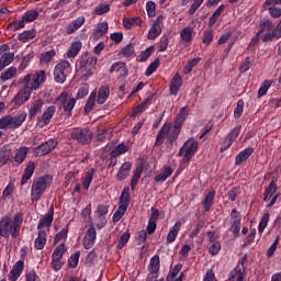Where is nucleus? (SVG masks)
Listing matches in <instances>:
<instances>
[{
    "instance_id": "obj_8",
    "label": "nucleus",
    "mask_w": 281,
    "mask_h": 281,
    "mask_svg": "<svg viewBox=\"0 0 281 281\" xmlns=\"http://www.w3.org/2000/svg\"><path fill=\"white\" fill-rule=\"evenodd\" d=\"M196 150H199V142L188 139L179 149L178 157H182V164H190L192 157L196 155Z\"/></svg>"
},
{
    "instance_id": "obj_64",
    "label": "nucleus",
    "mask_w": 281,
    "mask_h": 281,
    "mask_svg": "<svg viewBox=\"0 0 281 281\" xmlns=\"http://www.w3.org/2000/svg\"><path fill=\"white\" fill-rule=\"evenodd\" d=\"M126 210L127 209H122V206L119 205V209L115 211V213L112 216L113 223H120L124 214H126Z\"/></svg>"
},
{
    "instance_id": "obj_58",
    "label": "nucleus",
    "mask_w": 281,
    "mask_h": 281,
    "mask_svg": "<svg viewBox=\"0 0 281 281\" xmlns=\"http://www.w3.org/2000/svg\"><path fill=\"white\" fill-rule=\"evenodd\" d=\"M210 256H218L221 251V241H215L207 245Z\"/></svg>"
},
{
    "instance_id": "obj_36",
    "label": "nucleus",
    "mask_w": 281,
    "mask_h": 281,
    "mask_svg": "<svg viewBox=\"0 0 281 281\" xmlns=\"http://www.w3.org/2000/svg\"><path fill=\"white\" fill-rule=\"evenodd\" d=\"M54 115H56V108L54 105H49L42 114V122L44 123V126H48Z\"/></svg>"
},
{
    "instance_id": "obj_23",
    "label": "nucleus",
    "mask_w": 281,
    "mask_h": 281,
    "mask_svg": "<svg viewBox=\"0 0 281 281\" xmlns=\"http://www.w3.org/2000/svg\"><path fill=\"white\" fill-rule=\"evenodd\" d=\"M246 267H240V265H237L233 271L228 274L229 281H244L245 280V271Z\"/></svg>"
},
{
    "instance_id": "obj_46",
    "label": "nucleus",
    "mask_w": 281,
    "mask_h": 281,
    "mask_svg": "<svg viewBox=\"0 0 281 281\" xmlns=\"http://www.w3.org/2000/svg\"><path fill=\"white\" fill-rule=\"evenodd\" d=\"M22 18L25 23H32L38 19V10H29L23 13Z\"/></svg>"
},
{
    "instance_id": "obj_10",
    "label": "nucleus",
    "mask_w": 281,
    "mask_h": 281,
    "mask_svg": "<svg viewBox=\"0 0 281 281\" xmlns=\"http://www.w3.org/2000/svg\"><path fill=\"white\" fill-rule=\"evenodd\" d=\"M160 267L161 261L159 260V255H155L149 260V265L147 267L148 274L145 281H157V279L159 278Z\"/></svg>"
},
{
    "instance_id": "obj_56",
    "label": "nucleus",
    "mask_w": 281,
    "mask_h": 281,
    "mask_svg": "<svg viewBox=\"0 0 281 281\" xmlns=\"http://www.w3.org/2000/svg\"><path fill=\"white\" fill-rule=\"evenodd\" d=\"M34 59V53H29L26 56H24L22 58V61L19 66V70L23 71L26 69V67L30 65V63H32V60Z\"/></svg>"
},
{
    "instance_id": "obj_53",
    "label": "nucleus",
    "mask_w": 281,
    "mask_h": 281,
    "mask_svg": "<svg viewBox=\"0 0 281 281\" xmlns=\"http://www.w3.org/2000/svg\"><path fill=\"white\" fill-rule=\"evenodd\" d=\"M271 85H273L272 80H265L259 90H258V98H262L263 95H267V91L271 88Z\"/></svg>"
},
{
    "instance_id": "obj_14",
    "label": "nucleus",
    "mask_w": 281,
    "mask_h": 281,
    "mask_svg": "<svg viewBox=\"0 0 281 281\" xmlns=\"http://www.w3.org/2000/svg\"><path fill=\"white\" fill-rule=\"evenodd\" d=\"M97 238H98V233L95 232V226L90 225V227L86 232V235L82 241L85 249H93Z\"/></svg>"
},
{
    "instance_id": "obj_42",
    "label": "nucleus",
    "mask_w": 281,
    "mask_h": 281,
    "mask_svg": "<svg viewBox=\"0 0 281 281\" xmlns=\"http://www.w3.org/2000/svg\"><path fill=\"white\" fill-rule=\"evenodd\" d=\"M14 76H16V67L11 66L10 68L1 72L0 80L2 82H8V80H12Z\"/></svg>"
},
{
    "instance_id": "obj_55",
    "label": "nucleus",
    "mask_w": 281,
    "mask_h": 281,
    "mask_svg": "<svg viewBox=\"0 0 281 281\" xmlns=\"http://www.w3.org/2000/svg\"><path fill=\"white\" fill-rule=\"evenodd\" d=\"M254 57H246L239 66L240 74H246V71H249V68L251 67V65H254Z\"/></svg>"
},
{
    "instance_id": "obj_57",
    "label": "nucleus",
    "mask_w": 281,
    "mask_h": 281,
    "mask_svg": "<svg viewBox=\"0 0 281 281\" xmlns=\"http://www.w3.org/2000/svg\"><path fill=\"white\" fill-rule=\"evenodd\" d=\"M128 240H131V233H123L117 241V249H124V247H126V245L128 244Z\"/></svg>"
},
{
    "instance_id": "obj_60",
    "label": "nucleus",
    "mask_w": 281,
    "mask_h": 281,
    "mask_svg": "<svg viewBox=\"0 0 281 281\" xmlns=\"http://www.w3.org/2000/svg\"><path fill=\"white\" fill-rule=\"evenodd\" d=\"M240 128H241L240 125L234 127V128L226 135V138L229 139V140L234 144V142H236V139H238V135H240Z\"/></svg>"
},
{
    "instance_id": "obj_18",
    "label": "nucleus",
    "mask_w": 281,
    "mask_h": 281,
    "mask_svg": "<svg viewBox=\"0 0 281 281\" xmlns=\"http://www.w3.org/2000/svg\"><path fill=\"white\" fill-rule=\"evenodd\" d=\"M25 267V262L23 260H18L11 271H10V274H9V280L10 281H16L21 278V274L23 273V269Z\"/></svg>"
},
{
    "instance_id": "obj_44",
    "label": "nucleus",
    "mask_w": 281,
    "mask_h": 281,
    "mask_svg": "<svg viewBox=\"0 0 281 281\" xmlns=\"http://www.w3.org/2000/svg\"><path fill=\"white\" fill-rule=\"evenodd\" d=\"M223 10H225V4H221L212 14L209 20V27H214L221 14H223Z\"/></svg>"
},
{
    "instance_id": "obj_9",
    "label": "nucleus",
    "mask_w": 281,
    "mask_h": 281,
    "mask_svg": "<svg viewBox=\"0 0 281 281\" xmlns=\"http://www.w3.org/2000/svg\"><path fill=\"white\" fill-rule=\"evenodd\" d=\"M71 71V64L69 61L64 60L57 64L54 68V80L58 85H65L67 81V74Z\"/></svg>"
},
{
    "instance_id": "obj_13",
    "label": "nucleus",
    "mask_w": 281,
    "mask_h": 281,
    "mask_svg": "<svg viewBox=\"0 0 281 281\" xmlns=\"http://www.w3.org/2000/svg\"><path fill=\"white\" fill-rule=\"evenodd\" d=\"M243 217L238 210L233 209L231 212V220H229V228L228 232H232L236 238L240 236V225H241Z\"/></svg>"
},
{
    "instance_id": "obj_38",
    "label": "nucleus",
    "mask_w": 281,
    "mask_h": 281,
    "mask_svg": "<svg viewBox=\"0 0 281 281\" xmlns=\"http://www.w3.org/2000/svg\"><path fill=\"white\" fill-rule=\"evenodd\" d=\"M191 1H193V2L191 4V7L189 8V15L190 16L194 15L196 10H199V8H201V5H203V2L205 0H182L181 5H188V3H190Z\"/></svg>"
},
{
    "instance_id": "obj_54",
    "label": "nucleus",
    "mask_w": 281,
    "mask_h": 281,
    "mask_svg": "<svg viewBox=\"0 0 281 281\" xmlns=\"http://www.w3.org/2000/svg\"><path fill=\"white\" fill-rule=\"evenodd\" d=\"M64 255H65V244L58 245L52 255V260H63Z\"/></svg>"
},
{
    "instance_id": "obj_5",
    "label": "nucleus",
    "mask_w": 281,
    "mask_h": 281,
    "mask_svg": "<svg viewBox=\"0 0 281 281\" xmlns=\"http://www.w3.org/2000/svg\"><path fill=\"white\" fill-rule=\"evenodd\" d=\"M180 133L181 125L173 123V128L170 131V123H165L156 136L155 146H161L166 137L170 144H173L179 138Z\"/></svg>"
},
{
    "instance_id": "obj_4",
    "label": "nucleus",
    "mask_w": 281,
    "mask_h": 281,
    "mask_svg": "<svg viewBox=\"0 0 281 281\" xmlns=\"http://www.w3.org/2000/svg\"><path fill=\"white\" fill-rule=\"evenodd\" d=\"M95 65H98V57L89 55V52L81 55L78 64L76 65V71L80 74L81 80L87 82V80L93 76Z\"/></svg>"
},
{
    "instance_id": "obj_29",
    "label": "nucleus",
    "mask_w": 281,
    "mask_h": 281,
    "mask_svg": "<svg viewBox=\"0 0 281 281\" xmlns=\"http://www.w3.org/2000/svg\"><path fill=\"white\" fill-rule=\"evenodd\" d=\"M188 115H190V106L186 105L180 109L179 113L176 116L175 124L178 126H183V123L188 120Z\"/></svg>"
},
{
    "instance_id": "obj_39",
    "label": "nucleus",
    "mask_w": 281,
    "mask_h": 281,
    "mask_svg": "<svg viewBox=\"0 0 281 281\" xmlns=\"http://www.w3.org/2000/svg\"><path fill=\"white\" fill-rule=\"evenodd\" d=\"M14 60V53H4L0 57V71H3L4 67H9V65H12V61Z\"/></svg>"
},
{
    "instance_id": "obj_34",
    "label": "nucleus",
    "mask_w": 281,
    "mask_h": 281,
    "mask_svg": "<svg viewBox=\"0 0 281 281\" xmlns=\"http://www.w3.org/2000/svg\"><path fill=\"white\" fill-rule=\"evenodd\" d=\"M30 153V147H20L14 156V161L18 166H21L25 159H27V154Z\"/></svg>"
},
{
    "instance_id": "obj_45",
    "label": "nucleus",
    "mask_w": 281,
    "mask_h": 281,
    "mask_svg": "<svg viewBox=\"0 0 281 281\" xmlns=\"http://www.w3.org/2000/svg\"><path fill=\"white\" fill-rule=\"evenodd\" d=\"M202 43L203 45H206V47H210L212 44V41H214V31L212 29H207L202 33Z\"/></svg>"
},
{
    "instance_id": "obj_61",
    "label": "nucleus",
    "mask_w": 281,
    "mask_h": 281,
    "mask_svg": "<svg viewBox=\"0 0 281 281\" xmlns=\"http://www.w3.org/2000/svg\"><path fill=\"white\" fill-rule=\"evenodd\" d=\"M269 218H270V214L266 213L260 222H259V226H258V232L259 234H262L265 232V229L267 228V225H269Z\"/></svg>"
},
{
    "instance_id": "obj_49",
    "label": "nucleus",
    "mask_w": 281,
    "mask_h": 281,
    "mask_svg": "<svg viewBox=\"0 0 281 281\" xmlns=\"http://www.w3.org/2000/svg\"><path fill=\"white\" fill-rule=\"evenodd\" d=\"M142 172H143V169L139 167H137L134 170V173L131 180V190H135V188H137V183H139V179L142 178Z\"/></svg>"
},
{
    "instance_id": "obj_32",
    "label": "nucleus",
    "mask_w": 281,
    "mask_h": 281,
    "mask_svg": "<svg viewBox=\"0 0 281 281\" xmlns=\"http://www.w3.org/2000/svg\"><path fill=\"white\" fill-rule=\"evenodd\" d=\"M47 233L45 231H38L37 237L35 238L34 247L37 250L45 249L47 245Z\"/></svg>"
},
{
    "instance_id": "obj_15",
    "label": "nucleus",
    "mask_w": 281,
    "mask_h": 281,
    "mask_svg": "<svg viewBox=\"0 0 281 281\" xmlns=\"http://www.w3.org/2000/svg\"><path fill=\"white\" fill-rule=\"evenodd\" d=\"M85 23H87V18H85V15H80L77 19L71 20L66 26V34L68 36H71V34H76V32H78V30H80V27H82Z\"/></svg>"
},
{
    "instance_id": "obj_27",
    "label": "nucleus",
    "mask_w": 281,
    "mask_h": 281,
    "mask_svg": "<svg viewBox=\"0 0 281 281\" xmlns=\"http://www.w3.org/2000/svg\"><path fill=\"white\" fill-rule=\"evenodd\" d=\"M108 32H109V23L100 22L98 23L97 29L93 32L92 38L94 41H100V38H102V36H104V34H106Z\"/></svg>"
},
{
    "instance_id": "obj_12",
    "label": "nucleus",
    "mask_w": 281,
    "mask_h": 281,
    "mask_svg": "<svg viewBox=\"0 0 281 281\" xmlns=\"http://www.w3.org/2000/svg\"><path fill=\"white\" fill-rule=\"evenodd\" d=\"M164 19H166V16H164L162 14L156 18L148 31V41H155L156 38H159V36H161V32H164Z\"/></svg>"
},
{
    "instance_id": "obj_16",
    "label": "nucleus",
    "mask_w": 281,
    "mask_h": 281,
    "mask_svg": "<svg viewBox=\"0 0 281 281\" xmlns=\"http://www.w3.org/2000/svg\"><path fill=\"white\" fill-rule=\"evenodd\" d=\"M59 102H61V106L65 113H71L74 111V106H76V98H67V92H61L58 97Z\"/></svg>"
},
{
    "instance_id": "obj_41",
    "label": "nucleus",
    "mask_w": 281,
    "mask_h": 281,
    "mask_svg": "<svg viewBox=\"0 0 281 281\" xmlns=\"http://www.w3.org/2000/svg\"><path fill=\"white\" fill-rule=\"evenodd\" d=\"M33 38H36V30L34 29L24 31L18 35V41H21V43H29Z\"/></svg>"
},
{
    "instance_id": "obj_33",
    "label": "nucleus",
    "mask_w": 281,
    "mask_h": 281,
    "mask_svg": "<svg viewBox=\"0 0 281 281\" xmlns=\"http://www.w3.org/2000/svg\"><path fill=\"white\" fill-rule=\"evenodd\" d=\"M172 172H175V169H172V167H165L164 172L158 173L154 177V181L156 183H164V181H167L169 177H172Z\"/></svg>"
},
{
    "instance_id": "obj_3",
    "label": "nucleus",
    "mask_w": 281,
    "mask_h": 281,
    "mask_svg": "<svg viewBox=\"0 0 281 281\" xmlns=\"http://www.w3.org/2000/svg\"><path fill=\"white\" fill-rule=\"evenodd\" d=\"M53 183L54 176L52 175H44L34 178L31 186V200L36 203L37 201H41V199H43V194L52 188Z\"/></svg>"
},
{
    "instance_id": "obj_63",
    "label": "nucleus",
    "mask_w": 281,
    "mask_h": 281,
    "mask_svg": "<svg viewBox=\"0 0 281 281\" xmlns=\"http://www.w3.org/2000/svg\"><path fill=\"white\" fill-rule=\"evenodd\" d=\"M111 5L109 4H99L94 8V14L98 16H102V14H106V12H110Z\"/></svg>"
},
{
    "instance_id": "obj_51",
    "label": "nucleus",
    "mask_w": 281,
    "mask_h": 281,
    "mask_svg": "<svg viewBox=\"0 0 281 281\" xmlns=\"http://www.w3.org/2000/svg\"><path fill=\"white\" fill-rule=\"evenodd\" d=\"M125 153H128V147H126L124 143H121L114 147L110 155L113 157H120V155H125Z\"/></svg>"
},
{
    "instance_id": "obj_43",
    "label": "nucleus",
    "mask_w": 281,
    "mask_h": 281,
    "mask_svg": "<svg viewBox=\"0 0 281 281\" xmlns=\"http://www.w3.org/2000/svg\"><path fill=\"white\" fill-rule=\"evenodd\" d=\"M80 49H82V43L74 42L67 52V56L69 58H76V56H78V54H80Z\"/></svg>"
},
{
    "instance_id": "obj_20",
    "label": "nucleus",
    "mask_w": 281,
    "mask_h": 281,
    "mask_svg": "<svg viewBox=\"0 0 281 281\" xmlns=\"http://www.w3.org/2000/svg\"><path fill=\"white\" fill-rule=\"evenodd\" d=\"M114 71H116L117 78H126L128 76L126 64L122 61H116L110 67V74H114Z\"/></svg>"
},
{
    "instance_id": "obj_28",
    "label": "nucleus",
    "mask_w": 281,
    "mask_h": 281,
    "mask_svg": "<svg viewBox=\"0 0 281 281\" xmlns=\"http://www.w3.org/2000/svg\"><path fill=\"white\" fill-rule=\"evenodd\" d=\"M181 229V223L178 221L175 223V225L170 228L168 235H167V243L168 245H172L177 240V237L179 236V232Z\"/></svg>"
},
{
    "instance_id": "obj_62",
    "label": "nucleus",
    "mask_w": 281,
    "mask_h": 281,
    "mask_svg": "<svg viewBox=\"0 0 281 281\" xmlns=\"http://www.w3.org/2000/svg\"><path fill=\"white\" fill-rule=\"evenodd\" d=\"M161 63V60L159 58H156L146 69V76H153V74H155L159 67V64Z\"/></svg>"
},
{
    "instance_id": "obj_7",
    "label": "nucleus",
    "mask_w": 281,
    "mask_h": 281,
    "mask_svg": "<svg viewBox=\"0 0 281 281\" xmlns=\"http://www.w3.org/2000/svg\"><path fill=\"white\" fill-rule=\"evenodd\" d=\"M70 137L77 144H81V146H87L93 140V131H91V128L89 127H75L70 132Z\"/></svg>"
},
{
    "instance_id": "obj_25",
    "label": "nucleus",
    "mask_w": 281,
    "mask_h": 281,
    "mask_svg": "<svg viewBox=\"0 0 281 281\" xmlns=\"http://www.w3.org/2000/svg\"><path fill=\"white\" fill-rule=\"evenodd\" d=\"M182 86H183V79L181 78V75L177 72L170 81L171 95H177Z\"/></svg>"
},
{
    "instance_id": "obj_30",
    "label": "nucleus",
    "mask_w": 281,
    "mask_h": 281,
    "mask_svg": "<svg viewBox=\"0 0 281 281\" xmlns=\"http://www.w3.org/2000/svg\"><path fill=\"white\" fill-rule=\"evenodd\" d=\"M216 196L215 190H210L202 201V205L204 206V212H210L212 210V205H214V199Z\"/></svg>"
},
{
    "instance_id": "obj_2",
    "label": "nucleus",
    "mask_w": 281,
    "mask_h": 281,
    "mask_svg": "<svg viewBox=\"0 0 281 281\" xmlns=\"http://www.w3.org/2000/svg\"><path fill=\"white\" fill-rule=\"evenodd\" d=\"M23 213H15L13 217L3 216L0 218V236L2 238H19L23 225Z\"/></svg>"
},
{
    "instance_id": "obj_22",
    "label": "nucleus",
    "mask_w": 281,
    "mask_h": 281,
    "mask_svg": "<svg viewBox=\"0 0 281 281\" xmlns=\"http://www.w3.org/2000/svg\"><path fill=\"white\" fill-rule=\"evenodd\" d=\"M128 205H131V188L124 187L119 198V206L128 210Z\"/></svg>"
},
{
    "instance_id": "obj_31",
    "label": "nucleus",
    "mask_w": 281,
    "mask_h": 281,
    "mask_svg": "<svg viewBox=\"0 0 281 281\" xmlns=\"http://www.w3.org/2000/svg\"><path fill=\"white\" fill-rule=\"evenodd\" d=\"M109 95H111V90L108 86H101L98 91L97 95V103L98 104H104L106 100H109Z\"/></svg>"
},
{
    "instance_id": "obj_59",
    "label": "nucleus",
    "mask_w": 281,
    "mask_h": 281,
    "mask_svg": "<svg viewBox=\"0 0 281 281\" xmlns=\"http://www.w3.org/2000/svg\"><path fill=\"white\" fill-rule=\"evenodd\" d=\"M120 54H122V56L125 58H131V56L135 54V46L133 44H127L121 49Z\"/></svg>"
},
{
    "instance_id": "obj_11",
    "label": "nucleus",
    "mask_w": 281,
    "mask_h": 281,
    "mask_svg": "<svg viewBox=\"0 0 281 281\" xmlns=\"http://www.w3.org/2000/svg\"><path fill=\"white\" fill-rule=\"evenodd\" d=\"M56 146H58V140L56 138H49L48 140L34 148V156L45 157V155H49V153H52Z\"/></svg>"
},
{
    "instance_id": "obj_37",
    "label": "nucleus",
    "mask_w": 281,
    "mask_h": 281,
    "mask_svg": "<svg viewBox=\"0 0 281 281\" xmlns=\"http://www.w3.org/2000/svg\"><path fill=\"white\" fill-rule=\"evenodd\" d=\"M12 159V149L8 146H3L0 149V166H5Z\"/></svg>"
},
{
    "instance_id": "obj_48",
    "label": "nucleus",
    "mask_w": 281,
    "mask_h": 281,
    "mask_svg": "<svg viewBox=\"0 0 281 281\" xmlns=\"http://www.w3.org/2000/svg\"><path fill=\"white\" fill-rule=\"evenodd\" d=\"M192 32L193 29L190 26L183 27L180 31V38L184 42V43H192Z\"/></svg>"
},
{
    "instance_id": "obj_35",
    "label": "nucleus",
    "mask_w": 281,
    "mask_h": 281,
    "mask_svg": "<svg viewBox=\"0 0 281 281\" xmlns=\"http://www.w3.org/2000/svg\"><path fill=\"white\" fill-rule=\"evenodd\" d=\"M43 109V100L37 99L33 102V104L31 105V109L29 111V117L30 120H34V117L41 113Z\"/></svg>"
},
{
    "instance_id": "obj_19",
    "label": "nucleus",
    "mask_w": 281,
    "mask_h": 281,
    "mask_svg": "<svg viewBox=\"0 0 281 281\" xmlns=\"http://www.w3.org/2000/svg\"><path fill=\"white\" fill-rule=\"evenodd\" d=\"M52 223H54V205H50L48 213L38 221L37 229L42 232L43 227H52Z\"/></svg>"
},
{
    "instance_id": "obj_40",
    "label": "nucleus",
    "mask_w": 281,
    "mask_h": 281,
    "mask_svg": "<svg viewBox=\"0 0 281 281\" xmlns=\"http://www.w3.org/2000/svg\"><path fill=\"white\" fill-rule=\"evenodd\" d=\"M95 98H98V93L95 91H92L85 105L86 115H89V113L93 111V106H95Z\"/></svg>"
},
{
    "instance_id": "obj_26",
    "label": "nucleus",
    "mask_w": 281,
    "mask_h": 281,
    "mask_svg": "<svg viewBox=\"0 0 281 281\" xmlns=\"http://www.w3.org/2000/svg\"><path fill=\"white\" fill-rule=\"evenodd\" d=\"M95 168L89 169L83 177H81V184L83 190H89L91 188V183L93 181V177H95Z\"/></svg>"
},
{
    "instance_id": "obj_52",
    "label": "nucleus",
    "mask_w": 281,
    "mask_h": 281,
    "mask_svg": "<svg viewBox=\"0 0 281 281\" xmlns=\"http://www.w3.org/2000/svg\"><path fill=\"white\" fill-rule=\"evenodd\" d=\"M80 262V250L75 251L68 259V267L70 269H76Z\"/></svg>"
},
{
    "instance_id": "obj_1",
    "label": "nucleus",
    "mask_w": 281,
    "mask_h": 281,
    "mask_svg": "<svg viewBox=\"0 0 281 281\" xmlns=\"http://www.w3.org/2000/svg\"><path fill=\"white\" fill-rule=\"evenodd\" d=\"M47 80V76L45 75V70H40L36 74H29L19 80L18 87L22 88L12 99V103L15 106H23L25 102L30 100L32 97V91H36L41 88V86Z\"/></svg>"
},
{
    "instance_id": "obj_24",
    "label": "nucleus",
    "mask_w": 281,
    "mask_h": 281,
    "mask_svg": "<svg viewBox=\"0 0 281 281\" xmlns=\"http://www.w3.org/2000/svg\"><path fill=\"white\" fill-rule=\"evenodd\" d=\"M254 155V147H247L243 149L236 157H235V166H241L249 159L250 156Z\"/></svg>"
},
{
    "instance_id": "obj_50",
    "label": "nucleus",
    "mask_w": 281,
    "mask_h": 281,
    "mask_svg": "<svg viewBox=\"0 0 281 281\" xmlns=\"http://www.w3.org/2000/svg\"><path fill=\"white\" fill-rule=\"evenodd\" d=\"M153 54H155V46L147 47L139 54V63H146V60H148Z\"/></svg>"
},
{
    "instance_id": "obj_6",
    "label": "nucleus",
    "mask_w": 281,
    "mask_h": 281,
    "mask_svg": "<svg viewBox=\"0 0 281 281\" xmlns=\"http://www.w3.org/2000/svg\"><path fill=\"white\" fill-rule=\"evenodd\" d=\"M27 117L26 112H21L15 116L5 115L0 119V130L5 131V128H20L23 126V122H25Z\"/></svg>"
},
{
    "instance_id": "obj_17",
    "label": "nucleus",
    "mask_w": 281,
    "mask_h": 281,
    "mask_svg": "<svg viewBox=\"0 0 281 281\" xmlns=\"http://www.w3.org/2000/svg\"><path fill=\"white\" fill-rule=\"evenodd\" d=\"M131 170H133V164L131 161L122 164L115 176L116 181H125V179H128Z\"/></svg>"
},
{
    "instance_id": "obj_21",
    "label": "nucleus",
    "mask_w": 281,
    "mask_h": 281,
    "mask_svg": "<svg viewBox=\"0 0 281 281\" xmlns=\"http://www.w3.org/2000/svg\"><path fill=\"white\" fill-rule=\"evenodd\" d=\"M35 170L36 164L34 162V160H30L26 165V168L24 169V173L21 179V186H25V183H27L32 179Z\"/></svg>"
},
{
    "instance_id": "obj_47",
    "label": "nucleus",
    "mask_w": 281,
    "mask_h": 281,
    "mask_svg": "<svg viewBox=\"0 0 281 281\" xmlns=\"http://www.w3.org/2000/svg\"><path fill=\"white\" fill-rule=\"evenodd\" d=\"M201 63V57H195L188 61V64L183 67V74L184 76H188L189 74H192V70L196 65Z\"/></svg>"
}]
</instances>
